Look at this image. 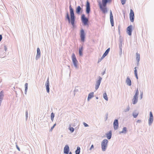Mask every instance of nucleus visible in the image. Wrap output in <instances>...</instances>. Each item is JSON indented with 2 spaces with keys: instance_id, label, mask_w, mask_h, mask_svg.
I'll use <instances>...</instances> for the list:
<instances>
[{
  "instance_id": "f8f14e48",
  "label": "nucleus",
  "mask_w": 154,
  "mask_h": 154,
  "mask_svg": "<svg viewBox=\"0 0 154 154\" xmlns=\"http://www.w3.org/2000/svg\"><path fill=\"white\" fill-rule=\"evenodd\" d=\"M134 12L133 10L131 9L130 10V19L131 22H133L134 21Z\"/></svg>"
},
{
  "instance_id": "4468645a",
  "label": "nucleus",
  "mask_w": 154,
  "mask_h": 154,
  "mask_svg": "<svg viewBox=\"0 0 154 154\" xmlns=\"http://www.w3.org/2000/svg\"><path fill=\"white\" fill-rule=\"evenodd\" d=\"M110 20L111 25L112 26H114L113 16L111 10L110 11Z\"/></svg>"
},
{
  "instance_id": "79ce46f5",
  "label": "nucleus",
  "mask_w": 154,
  "mask_h": 154,
  "mask_svg": "<svg viewBox=\"0 0 154 154\" xmlns=\"http://www.w3.org/2000/svg\"><path fill=\"white\" fill-rule=\"evenodd\" d=\"M16 147L17 149V150L19 151H20V148L18 146L17 144H16Z\"/></svg>"
},
{
  "instance_id": "7ed1b4c3",
  "label": "nucleus",
  "mask_w": 154,
  "mask_h": 154,
  "mask_svg": "<svg viewBox=\"0 0 154 154\" xmlns=\"http://www.w3.org/2000/svg\"><path fill=\"white\" fill-rule=\"evenodd\" d=\"M72 63L74 67L76 69H78V61L75 57V55L74 53L72 54Z\"/></svg>"
},
{
  "instance_id": "f3484780",
  "label": "nucleus",
  "mask_w": 154,
  "mask_h": 154,
  "mask_svg": "<svg viewBox=\"0 0 154 154\" xmlns=\"http://www.w3.org/2000/svg\"><path fill=\"white\" fill-rule=\"evenodd\" d=\"M45 86H46V89L47 92V93H49L50 91V88H49V78L47 79V81L45 84Z\"/></svg>"
},
{
  "instance_id": "2eb2a0df",
  "label": "nucleus",
  "mask_w": 154,
  "mask_h": 154,
  "mask_svg": "<svg viewBox=\"0 0 154 154\" xmlns=\"http://www.w3.org/2000/svg\"><path fill=\"white\" fill-rule=\"evenodd\" d=\"M153 121V116L152 112H150L149 113V125H151Z\"/></svg>"
},
{
  "instance_id": "b1692460",
  "label": "nucleus",
  "mask_w": 154,
  "mask_h": 154,
  "mask_svg": "<svg viewBox=\"0 0 154 154\" xmlns=\"http://www.w3.org/2000/svg\"><path fill=\"white\" fill-rule=\"evenodd\" d=\"M127 131H128L127 130V128L126 127H124L123 128L122 131L119 132V134H125L127 133Z\"/></svg>"
},
{
  "instance_id": "f257e3e1",
  "label": "nucleus",
  "mask_w": 154,
  "mask_h": 154,
  "mask_svg": "<svg viewBox=\"0 0 154 154\" xmlns=\"http://www.w3.org/2000/svg\"><path fill=\"white\" fill-rule=\"evenodd\" d=\"M69 8L70 17H69L68 12H67L65 16V19L66 20H67L68 23H71L73 27L74 28L75 26V19L74 11L71 5L69 6Z\"/></svg>"
},
{
  "instance_id": "680f3d73",
  "label": "nucleus",
  "mask_w": 154,
  "mask_h": 154,
  "mask_svg": "<svg viewBox=\"0 0 154 154\" xmlns=\"http://www.w3.org/2000/svg\"><path fill=\"white\" fill-rule=\"evenodd\" d=\"M100 60H99L98 61V62H100Z\"/></svg>"
},
{
  "instance_id": "5fc2aeb1",
  "label": "nucleus",
  "mask_w": 154,
  "mask_h": 154,
  "mask_svg": "<svg viewBox=\"0 0 154 154\" xmlns=\"http://www.w3.org/2000/svg\"><path fill=\"white\" fill-rule=\"evenodd\" d=\"M135 76L136 77V79H138V76L137 74H136V75L135 74Z\"/></svg>"
},
{
  "instance_id": "c03bdc74",
  "label": "nucleus",
  "mask_w": 154,
  "mask_h": 154,
  "mask_svg": "<svg viewBox=\"0 0 154 154\" xmlns=\"http://www.w3.org/2000/svg\"><path fill=\"white\" fill-rule=\"evenodd\" d=\"M108 115V113H106V117L105 118V121H106L107 119Z\"/></svg>"
},
{
  "instance_id": "6e6d98bb",
  "label": "nucleus",
  "mask_w": 154,
  "mask_h": 154,
  "mask_svg": "<svg viewBox=\"0 0 154 154\" xmlns=\"http://www.w3.org/2000/svg\"><path fill=\"white\" fill-rule=\"evenodd\" d=\"M104 58V57H103L102 56V57L100 59V61H101V60H103Z\"/></svg>"
},
{
  "instance_id": "aec40b11",
  "label": "nucleus",
  "mask_w": 154,
  "mask_h": 154,
  "mask_svg": "<svg viewBox=\"0 0 154 154\" xmlns=\"http://www.w3.org/2000/svg\"><path fill=\"white\" fill-rule=\"evenodd\" d=\"M106 135L107 137V138L108 140H110L111 139L112 137V131H110L108 133L106 134Z\"/></svg>"
},
{
  "instance_id": "bf43d9fd",
  "label": "nucleus",
  "mask_w": 154,
  "mask_h": 154,
  "mask_svg": "<svg viewBox=\"0 0 154 154\" xmlns=\"http://www.w3.org/2000/svg\"><path fill=\"white\" fill-rule=\"evenodd\" d=\"M140 121H141L140 120H138L137 121V123L139 122H140Z\"/></svg>"
},
{
  "instance_id": "ddd939ff",
  "label": "nucleus",
  "mask_w": 154,
  "mask_h": 154,
  "mask_svg": "<svg viewBox=\"0 0 154 154\" xmlns=\"http://www.w3.org/2000/svg\"><path fill=\"white\" fill-rule=\"evenodd\" d=\"M119 124L118 119H115L113 123V128L115 130H116L118 129L119 127Z\"/></svg>"
},
{
  "instance_id": "a878e982",
  "label": "nucleus",
  "mask_w": 154,
  "mask_h": 154,
  "mask_svg": "<svg viewBox=\"0 0 154 154\" xmlns=\"http://www.w3.org/2000/svg\"><path fill=\"white\" fill-rule=\"evenodd\" d=\"M28 84L27 83H25V94H26L27 90L28 89Z\"/></svg>"
},
{
  "instance_id": "cd10ccee",
  "label": "nucleus",
  "mask_w": 154,
  "mask_h": 154,
  "mask_svg": "<svg viewBox=\"0 0 154 154\" xmlns=\"http://www.w3.org/2000/svg\"><path fill=\"white\" fill-rule=\"evenodd\" d=\"M132 103L133 104H135L137 102L138 99L133 98L132 100Z\"/></svg>"
},
{
  "instance_id": "2f4dec72",
  "label": "nucleus",
  "mask_w": 154,
  "mask_h": 154,
  "mask_svg": "<svg viewBox=\"0 0 154 154\" xmlns=\"http://www.w3.org/2000/svg\"><path fill=\"white\" fill-rule=\"evenodd\" d=\"M56 123H55L53 125L51 128V129L50 130V131H52V130L54 128V127L56 126Z\"/></svg>"
},
{
  "instance_id": "72a5a7b5",
  "label": "nucleus",
  "mask_w": 154,
  "mask_h": 154,
  "mask_svg": "<svg viewBox=\"0 0 154 154\" xmlns=\"http://www.w3.org/2000/svg\"><path fill=\"white\" fill-rule=\"evenodd\" d=\"M110 50V48H108L105 51V53H106L107 54L109 53Z\"/></svg>"
},
{
  "instance_id": "e433bc0d",
  "label": "nucleus",
  "mask_w": 154,
  "mask_h": 154,
  "mask_svg": "<svg viewBox=\"0 0 154 154\" xmlns=\"http://www.w3.org/2000/svg\"><path fill=\"white\" fill-rule=\"evenodd\" d=\"M137 67H136L134 68V75H135V74L136 75V74H137Z\"/></svg>"
},
{
  "instance_id": "864d4df0",
  "label": "nucleus",
  "mask_w": 154,
  "mask_h": 154,
  "mask_svg": "<svg viewBox=\"0 0 154 154\" xmlns=\"http://www.w3.org/2000/svg\"><path fill=\"white\" fill-rule=\"evenodd\" d=\"M2 36L1 35H0V42L1 41L2 39Z\"/></svg>"
},
{
  "instance_id": "423d86ee",
  "label": "nucleus",
  "mask_w": 154,
  "mask_h": 154,
  "mask_svg": "<svg viewBox=\"0 0 154 154\" xmlns=\"http://www.w3.org/2000/svg\"><path fill=\"white\" fill-rule=\"evenodd\" d=\"M99 5L100 8L103 13L104 14L106 13L107 11L106 5H103L102 3L101 4L100 2H99Z\"/></svg>"
},
{
  "instance_id": "c85d7f7f",
  "label": "nucleus",
  "mask_w": 154,
  "mask_h": 154,
  "mask_svg": "<svg viewBox=\"0 0 154 154\" xmlns=\"http://www.w3.org/2000/svg\"><path fill=\"white\" fill-rule=\"evenodd\" d=\"M103 97L104 99L106 101L108 100V98L107 97L106 93V92H105L103 94Z\"/></svg>"
},
{
  "instance_id": "13d9d810",
  "label": "nucleus",
  "mask_w": 154,
  "mask_h": 154,
  "mask_svg": "<svg viewBox=\"0 0 154 154\" xmlns=\"http://www.w3.org/2000/svg\"><path fill=\"white\" fill-rule=\"evenodd\" d=\"M139 65V62L137 61V66H138Z\"/></svg>"
},
{
  "instance_id": "1a4fd4ad",
  "label": "nucleus",
  "mask_w": 154,
  "mask_h": 154,
  "mask_svg": "<svg viewBox=\"0 0 154 154\" xmlns=\"http://www.w3.org/2000/svg\"><path fill=\"white\" fill-rule=\"evenodd\" d=\"M69 148L68 145H66L65 146L64 149H63V152L65 154H72V152H69Z\"/></svg>"
},
{
  "instance_id": "f704fd0d",
  "label": "nucleus",
  "mask_w": 154,
  "mask_h": 154,
  "mask_svg": "<svg viewBox=\"0 0 154 154\" xmlns=\"http://www.w3.org/2000/svg\"><path fill=\"white\" fill-rule=\"evenodd\" d=\"M139 94V91L138 88L137 89L135 95L138 96Z\"/></svg>"
},
{
  "instance_id": "a211bd4d",
  "label": "nucleus",
  "mask_w": 154,
  "mask_h": 154,
  "mask_svg": "<svg viewBox=\"0 0 154 154\" xmlns=\"http://www.w3.org/2000/svg\"><path fill=\"white\" fill-rule=\"evenodd\" d=\"M123 41V37L121 36H120L119 39V48L122 47V44H124Z\"/></svg>"
},
{
  "instance_id": "6e6552de",
  "label": "nucleus",
  "mask_w": 154,
  "mask_h": 154,
  "mask_svg": "<svg viewBox=\"0 0 154 154\" xmlns=\"http://www.w3.org/2000/svg\"><path fill=\"white\" fill-rule=\"evenodd\" d=\"M98 79L96 81L95 85V89L96 90H97L99 88L102 80V78L100 76L98 77Z\"/></svg>"
},
{
  "instance_id": "6ab92c4d",
  "label": "nucleus",
  "mask_w": 154,
  "mask_h": 154,
  "mask_svg": "<svg viewBox=\"0 0 154 154\" xmlns=\"http://www.w3.org/2000/svg\"><path fill=\"white\" fill-rule=\"evenodd\" d=\"M94 93L93 92H91L89 94L87 98V100L88 101H89L90 99H91L93 97H94Z\"/></svg>"
},
{
  "instance_id": "a18cd8bd",
  "label": "nucleus",
  "mask_w": 154,
  "mask_h": 154,
  "mask_svg": "<svg viewBox=\"0 0 154 154\" xmlns=\"http://www.w3.org/2000/svg\"><path fill=\"white\" fill-rule=\"evenodd\" d=\"M107 55V54L104 52V53L103 54V55H102V56L104 58Z\"/></svg>"
},
{
  "instance_id": "f03ea898",
  "label": "nucleus",
  "mask_w": 154,
  "mask_h": 154,
  "mask_svg": "<svg viewBox=\"0 0 154 154\" xmlns=\"http://www.w3.org/2000/svg\"><path fill=\"white\" fill-rule=\"evenodd\" d=\"M81 20L84 26H88V19L85 17V14H83L81 15Z\"/></svg>"
},
{
  "instance_id": "603ef678",
  "label": "nucleus",
  "mask_w": 154,
  "mask_h": 154,
  "mask_svg": "<svg viewBox=\"0 0 154 154\" xmlns=\"http://www.w3.org/2000/svg\"><path fill=\"white\" fill-rule=\"evenodd\" d=\"M133 98L138 99V96L134 95V96Z\"/></svg>"
},
{
  "instance_id": "c9c22d12",
  "label": "nucleus",
  "mask_w": 154,
  "mask_h": 154,
  "mask_svg": "<svg viewBox=\"0 0 154 154\" xmlns=\"http://www.w3.org/2000/svg\"><path fill=\"white\" fill-rule=\"evenodd\" d=\"M28 111L26 110V120L28 118Z\"/></svg>"
},
{
  "instance_id": "58836bf2",
  "label": "nucleus",
  "mask_w": 154,
  "mask_h": 154,
  "mask_svg": "<svg viewBox=\"0 0 154 154\" xmlns=\"http://www.w3.org/2000/svg\"><path fill=\"white\" fill-rule=\"evenodd\" d=\"M129 109H130V107L128 105V106L127 107V109L125 110V112H127L128 111H129Z\"/></svg>"
},
{
  "instance_id": "09e8293b",
  "label": "nucleus",
  "mask_w": 154,
  "mask_h": 154,
  "mask_svg": "<svg viewBox=\"0 0 154 154\" xmlns=\"http://www.w3.org/2000/svg\"><path fill=\"white\" fill-rule=\"evenodd\" d=\"M4 48L5 51H6L7 50V48L6 46L5 45L4 46Z\"/></svg>"
},
{
  "instance_id": "5701e85b",
  "label": "nucleus",
  "mask_w": 154,
  "mask_h": 154,
  "mask_svg": "<svg viewBox=\"0 0 154 154\" xmlns=\"http://www.w3.org/2000/svg\"><path fill=\"white\" fill-rule=\"evenodd\" d=\"M83 47L82 46L79 49V53L80 56L83 55Z\"/></svg>"
},
{
  "instance_id": "393cba45",
  "label": "nucleus",
  "mask_w": 154,
  "mask_h": 154,
  "mask_svg": "<svg viewBox=\"0 0 154 154\" xmlns=\"http://www.w3.org/2000/svg\"><path fill=\"white\" fill-rule=\"evenodd\" d=\"M80 148L79 146H77V149L75 151L76 154H80Z\"/></svg>"
},
{
  "instance_id": "4c0bfd02",
  "label": "nucleus",
  "mask_w": 154,
  "mask_h": 154,
  "mask_svg": "<svg viewBox=\"0 0 154 154\" xmlns=\"http://www.w3.org/2000/svg\"><path fill=\"white\" fill-rule=\"evenodd\" d=\"M119 48V54L121 55L122 54V47Z\"/></svg>"
},
{
  "instance_id": "a19ab883",
  "label": "nucleus",
  "mask_w": 154,
  "mask_h": 154,
  "mask_svg": "<svg viewBox=\"0 0 154 154\" xmlns=\"http://www.w3.org/2000/svg\"><path fill=\"white\" fill-rule=\"evenodd\" d=\"M83 125H84V126L85 127H87L89 126L88 124H87V123H86L84 122L83 123Z\"/></svg>"
},
{
  "instance_id": "052dcab7",
  "label": "nucleus",
  "mask_w": 154,
  "mask_h": 154,
  "mask_svg": "<svg viewBox=\"0 0 154 154\" xmlns=\"http://www.w3.org/2000/svg\"><path fill=\"white\" fill-rule=\"evenodd\" d=\"M96 98L97 99H98V97H96Z\"/></svg>"
},
{
  "instance_id": "c756f323",
  "label": "nucleus",
  "mask_w": 154,
  "mask_h": 154,
  "mask_svg": "<svg viewBox=\"0 0 154 154\" xmlns=\"http://www.w3.org/2000/svg\"><path fill=\"white\" fill-rule=\"evenodd\" d=\"M138 113L134 112L133 113V116L134 118H136L138 116Z\"/></svg>"
},
{
  "instance_id": "20e7f679",
  "label": "nucleus",
  "mask_w": 154,
  "mask_h": 154,
  "mask_svg": "<svg viewBox=\"0 0 154 154\" xmlns=\"http://www.w3.org/2000/svg\"><path fill=\"white\" fill-rule=\"evenodd\" d=\"M108 140L106 139H104L102 142L101 143V148L103 151H105L107 146Z\"/></svg>"
},
{
  "instance_id": "49530a36",
  "label": "nucleus",
  "mask_w": 154,
  "mask_h": 154,
  "mask_svg": "<svg viewBox=\"0 0 154 154\" xmlns=\"http://www.w3.org/2000/svg\"><path fill=\"white\" fill-rule=\"evenodd\" d=\"M74 92H77L78 91V89H76L75 88V89H74ZM74 95H75V93H74Z\"/></svg>"
},
{
  "instance_id": "4d7b16f0",
  "label": "nucleus",
  "mask_w": 154,
  "mask_h": 154,
  "mask_svg": "<svg viewBox=\"0 0 154 154\" xmlns=\"http://www.w3.org/2000/svg\"><path fill=\"white\" fill-rule=\"evenodd\" d=\"M51 120L52 122L53 121L54 118H51Z\"/></svg>"
},
{
  "instance_id": "0eeeda50",
  "label": "nucleus",
  "mask_w": 154,
  "mask_h": 154,
  "mask_svg": "<svg viewBox=\"0 0 154 154\" xmlns=\"http://www.w3.org/2000/svg\"><path fill=\"white\" fill-rule=\"evenodd\" d=\"M86 7V13L88 14H89L91 11V8L90 3L89 2L88 0L86 2V3L85 5Z\"/></svg>"
},
{
  "instance_id": "8fccbe9b",
  "label": "nucleus",
  "mask_w": 154,
  "mask_h": 154,
  "mask_svg": "<svg viewBox=\"0 0 154 154\" xmlns=\"http://www.w3.org/2000/svg\"><path fill=\"white\" fill-rule=\"evenodd\" d=\"M106 69H105V70L103 72H102L101 74L102 75H103L105 74V72H106Z\"/></svg>"
},
{
  "instance_id": "ea45409f",
  "label": "nucleus",
  "mask_w": 154,
  "mask_h": 154,
  "mask_svg": "<svg viewBox=\"0 0 154 154\" xmlns=\"http://www.w3.org/2000/svg\"><path fill=\"white\" fill-rule=\"evenodd\" d=\"M54 113L53 112L51 113V118H54Z\"/></svg>"
},
{
  "instance_id": "bb28decb",
  "label": "nucleus",
  "mask_w": 154,
  "mask_h": 154,
  "mask_svg": "<svg viewBox=\"0 0 154 154\" xmlns=\"http://www.w3.org/2000/svg\"><path fill=\"white\" fill-rule=\"evenodd\" d=\"M136 60L137 61L139 62L140 61V54H139L137 53H136Z\"/></svg>"
},
{
  "instance_id": "473e14b6",
  "label": "nucleus",
  "mask_w": 154,
  "mask_h": 154,
  "mask_svg": "<svg viewBox=\"0 0 154 154\" xmlns=\"http://www.w3.org/2000/svg\"><path fill=\"white\" fill-rule=\"evenodd\" d=\"M122 4L124 5L125 4L126 0H120Z\"/></svg>"
},
{
  "instance_id": "37998d69",
  "label": "nucleus",
  "mask_w": 154,
  "mask_h": 154,
  "mask_svg": "<svg viewBox=\"0 0 154 154\" xmlns=\"http://www.w3.org/2000/svg\"><path fill=\"white\" fill-rule=\"evenodd\" d=\"M143 92H141L140 93V99H141L143 97Z\"/></svg>"
},
{
  "instance_id": "9b49d317",
  "label": "nucleus",
  "mask_w": 154,
  "mask_h": 154,
  "mask_svg": "<svg viewBox=\"0 0 154 154\" xmlns=\"http://www.w3.org/2000/svg\"><path fill=\"white\" fill-rule=\"evenodd\" d=\"M132 32V25H130L127 28L126 32L127 34L129 36H131Z\"/></svg>"
},
{
  "instance_id": "9d476101",
  "label": "nucleus",
  "mask_w": 154,
  "mask_h": 154,
  "mask_svg": "<svg viewBox=\"0 0 154 154\" xmlns=\"http://www.w3.org/2000/svg\"><path fill=\"white\" fill-rule=\"evenodd\" d=\"M83 10L82 8L80 6H78L75 8L76 13L78 15L82 13Z\"/></svg>"
},
{
  "instance_id": "412c9836",
  "label": "nucleus",
  "mask_w": 154,
  "mask_h": 154,
  "mask_svg": "<svg viewBox=\"0 0 154 154\" xmlns=\"http://www.w3.org/2000/svg\"><path fill=\"white\" fill-rule=\"evenodd\" d=\"M102 3L103 5H106L108 3H110L112 2V0H102Z\"/></svg>"
},
{
  "instance_id": "3c124183",
  "label": "nucleus",
  "mask_w": 154,
  "mask_h": 154,
  "mask_svg": "<svg viewBox=\"0 0 154 154\" xmlns=\"http://www.w3.org/2000/svg\"><path fill=\"white\" fill-rule=\"evenodd\" d=\"M120 27V25H119V26H118L119 33V35L120 34V29H119Z\"/></svg>"
},
{
  "instance_id": "7c9ffc66",
  "label": "nucleus",
  "mask_w": 154,
  "mask_h": 154,
  "mask_svg": "<svg viewBox=\"0 0 154 154\" xmlns=\"http://www.w3.org/2000/svg\"><path fill=\"white\" fill-rule=\"evenodd\" d=\"M69 130L72 133L74 131V129L73 128L70 127L69 128Z\"/></svg>"
},
{
  "instance_id": "39448f33",
  "label": "nucleus",
  "mask_w": 154,
  "mask_h": 154,
  "mask_svg": "<svg viewBox=\"0 0 154 154\" xmlns=\"http://www.w3.org/2000/svg\"><path fill=\"white\" fill-rule=\"evenodd\" d=\"M86 34L84 30L83 29H81L80 32V38L81 41L84 42L85 40Z\"/></svg>"
},
{
  "instance_id": "dca6fc26",
  "label": "nucleus",
  "mask_w": 154,
  "mask_h": 154,
  "mask_svg": "<svg viewBox=\"0 0 154 154\" xmlns=\"http://www.w3.org/2000/svg\"><path fill=\"white\" fill-rule=\"evenodd\" d=\"M41 56V52L40 48H37V54L35 57V59L36 60H38L40 58Z\"/></svg>"
},
{
  "instance_id": "de8ad7c7",
  "label": "nucleus",
  "mask_w": 154,
  "mask_h": 154,
  "mask_svg": "<svg viewBox=\"0 0 154 154\" xmlns=\"http://www.w3.org/2000/svg\"><path fill=\"white\" fill-rule=\"evenodd\" d=\"M94 147V145L93 144H92L91 146V147L89 149V150H91V149L93 148Z\"/></svg>"
},
{
  "instance_id": "4be33fe9",
  "label": "nucleus",
  "mask_w": 154,
  "mask_h": 154,
  "mask_svg": "<svg viewBox=\"0 0 154 154\" xmlns=\"http://www.w3.org/2000/svg\"><path fill=\"white\" fill-rule=\"evenodd\" d=\"M126 82L128 86H131V81L130 78L128 77L127 78V79L126 81Z\"/></svg>"
}]
</instances>
